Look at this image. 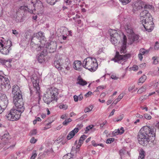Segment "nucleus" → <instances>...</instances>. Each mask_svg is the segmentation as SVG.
I'll use <instances>...</instances> for the list:
<instances>
[{"instance_id": "f257e3e1", "label": "nucleus", "mask_w": 159, "mask_h": 159, "mask_svg": "<svg viewBox=\"0 0 159 159\" xmlns=\"http://www.w3.org/2000/svg\"><path fill=\"white\" fill-rule=\"evenodd\" d=\"M156 129L154 127L143 126L140 130L138 136L139 143L145 146L148 143L153 141L155 139Z\"/></svg>"}, {"instance_id": "f03ea898", "label": "nucleus", "mask_w": 159, "mask_h": 159, "mask_svg": "<svg viewBox=\"0 0 159 159\" xmlns=\"http://www.w3.org/2000/svg\"><path fill=\"white\" fill-rule=\"evenodd\" d=\"M13 102L15 107L6 116V117L8 120L12 121L18 120L25 109L22 96L13 98Z\"/></svg>"}, {"instance_id": "7ed1b4c3", "label": "nucleus", "mask_w": 159, "mask_h": 159, "mask_svg": "<svg viewBox=\"0 0 159 159\" xmlns=\"http://www.w3.org/2000/svg\"><path fill=\"white\" fill-rule=\"evenodd\" d=\"M46 40L43 34L39 32L34 34L31 42V48L32 50H40L42 47L46 45Z\"/></svg>"}, {"instance_id": "20e7f679", "label": "nucleus", "mask_w": 159, "mask_h": 159, "mask_svg": "<svg viewBox=\"0 0 159 159\" xmlns=\"http://www.w3.org/2000/svg\"><path fill=\"white\" fill-rule=\"evenodd\" d=\"M83 66L91 72L95 71L98 67L96 59L92 57L86 58L83 61Z\"/></svg>"}, {"instance_id": "39448f33", "label": "nucleus", "mask_w": 159, "mask_h": 159, "mask_svg": "<svg viewBox=\"0 0 159 159\" xmlns=\"http://www.w3.org/2000/svg\"><path fill=\"white\" fill-rule=\"evenodd\" d=\"M11 87L10 82L8 79L0 75V90H8Z\"/></svg>"}, {"instance_id": "423d86ee", "label": "nucleus", "mask_w": 159, "mask_h": 159, "mask_svg": "<svg viewBox=\"0 0 159 159\" xmlns=\"http://www.w3.org/2000/svg\"><path fill=\"white\" fill-rule=\"evenodd\" d=\"M29 5L33 4V7L31 6V9L32 11L34 12V10H38L40 11L43 7V5L41 2L39 0H28Z\"/></svg>"}, {"instance_id": "0eeeda50", "label": "nucleus", "mask_w": 159, "mask_h": 159, "mask_svg": "<svg viewBox=\"0 0 159 159\" xmlns=\"http://www.w3.org/2000/svg\"><path fill=\"white\" fill-rule=\"evenodd\" d=\"M130 57V54H126L125 55H120L119 52H117L115 56V58H112V60L114 61L115 62H117L118 63H121L122 61H124L121 64L122 65L125 64V61L127 59Z\"/></svg>"}, {"instance_id": "6e6552de", "label": "nucleus", "mask_w": 159, "mask_h": 159, "mask_svg": "<svg viewBox=\"0 0 159 159\" xmlns=\"http://www.w3.org/2000/svg\"><path fill=\"white\" fill-rule=\"evenodd\" d=\"M11 94L13 99L18 97H21L22 96L21 92L18 86L17 85H14L12 86Z\"/></svg>"}, {"instance_id": "1a4fd4ad", "label": "nucleus", "mask_w": 159, "mask_h": 159, "mask_svg": "<svg viewBox=\"0 0 159 159\" xmlns=\"http://www.w3.org/2000/svg\"><path fill=\"white\" fill-rule=\"evenodd\" d=\"M31 79L34 90L36 91V93H38V95H39V91L40 90V87L39 85V79L36 76H32Z\"/></svg>"}, {"instance_id": "9d476101", "label": "nucleus", "mask_w": 159, "mask_h": 159, "mask_svg": "<svg viewBox=\"0 0 159 159\" xmlns=\"http://www.w3.org/2000/svg\"><path fill=\"white\" fill-rule=\"evenodd\" d=\"M8 45H6L3 47H0V52L2 54L4 55H7L9 53L11 49V48L12 45L11 42L10 40L7 41Z\"/></svg>"}, {"instance_id": "9b49d317", "label": "nucleus", "mask_w": 159, "mask_h": 159, "mask_svg": "<svg viewBox=\"0 0 159 159\" xmlns=\"http://www.w3.org/2000/svg\"><path fill=\"white\" fill-rule=\"evenodd\" d=\"M56 56L57 58L54 61V65L58 70H61L62 68L61 66L62 65L64 62V60L61 57H60L58 55H57Z\"/></svg>"}, {"instance_id": "f8f14e48", "label": "nucleus", "mask_w": 159, "mask_h": 159, "mask_svg": "<svg viewBox=\"0 0 159 159\" xmlns=\"http://www.w3.org/2000/svg\"><path fill=\"white\" fill-rule=\"evenodd\" d=\"M45 47L49 52H55L57 48V43L55 41H51L50 43H47Z\"/></svg>"}, {"instance_id": "ddd939ff", "label": "nucleus", "mask_w": 159, "mask_h": 159, "mask_svg": "<svg viewBox=\"0 0 159 159\" xmlns=\"http://www.w3.org/2000/svg\"><path fill=\"white\" fill-rule=\"evenodd\" d=\"M127 39L126 36L124 34H123V38L121 42L122 43L120 47V52L121 54L125 53L126 52V43Z\"/></svg>"}, {"instance_id": "4468645a", "label": "nucleus", "mask_w": 159, "mask_h": 159, "mask_svg": "<svg viewBox=\"0 0 159 159\" xmlns=\"http://www.w3.org/2000/svg\"><path fill=\"white\" fill-rule=\"evenodd\" d=\"M150 21L149 22H143L142 23L143 27L146 31L148 32H151L153 28V18H150Z\"/></svg>"}, {"instance_id": "2eb2a0df", "label": "nucleus", "mask_w": 159, "mask_h": 159, "mask_svg": "<svg viewBox=\"0 0 159 159\" xmlns=\"http://www.w3.org/2000/svg\"><path fill=\"white\" fill-rule=\"evenodd\" d=\"M8 103V100L6 95L3 93H0V104L3 108H6Z\"/></svg>"}, {"instance_id": "dca6fc26", "label": "nucleus", "mask_w": 159, "mask_h": 159, "mask_svg": "<svg viewBox=\"0 0 159 159\" xmlns=\"http://www.w3.org/2000/svg\"><path fill=\"white\" fill-rule=\"evenodd\" d=\"M47 91L48 92V93H49L50 96L51 95L52 97V98L57 101V97L58 94L57 89L55 88H51L49 89H48Z\"/></svg>"}, {"instance_id": "f3484780", "label": "nucleus", "mask_w": 159, "mask_h": 159, "mask_svg": "<svg viewBox=\"0 0 159 159\" xmlns=\"http://www.w3.org/2000/svg\"><path fill=\"white\" fill-rule=\"evenodd\" d=\"M43 100L44 102L47 104H49L53 100H55L52 98V96H50L49 93H48V92L47 91L43 97Z\"/></svg>"}, {"instance_id": "a211bd4d", "label": "nucleus", "mask_w": 159, "mask_h": 159, "mask_svg": "<svg viewBox=\"0 0 159 159\" xmlns=\"http://www.w3.org/2000/svg\"><path fill=\"white\" fill-rule=\"evenodd\" d=\"M144 3L142 1H137L135 2L133 6L134 10H138L143 7Z\"/></svg>"}, {"instance_id": "6ab92c4d", "label": "nucleus", "mask_w": 159, "mask_h": 159, "mask_svg": "<svg viewBox=\"0 0 159 159\" xmlns=\"http://www.w3.org/2000/svg\"><path fill=\"white\" fill-rule=\"evenodd\" d=\"M125 28L128 35L134 33L133 28L130 23H127L125 25Z\"/></svg>"}, {"instance_id": "aec40b11", "label": "nucleus", "mask_w": 159, "mask_h": 159, "mask_svg": "<svg viewBox=\"0 0 159 159\" xmlns=\"http://www.w3.org/2000/svg\"><path fill=\"white\" fill-rule=\"evenodd\" d=\"M32 9H31L30 6H29V7H28V6H21L18 9V12L20 13L28 11L30 13H33V11H32Z\"/></svg>"}, {"instance_id": "412c9836", "label": "nucleus", "mask_w": 159, "mask_h": 159, "mask_svg": "<svg viewBox=\"0 0 159 159\" xmlns=\"http://www.w3.org/2000/svg\"><path fill=\"white\" fill-rule=\"evenodd\" d=\"M129 39L130 42V44H131L134 42L137 41L139 39L138 36L134 33L128 35Z\"/></svg>"}, {"instance_id": "4be33fe9", "label": "nucleus", "mask_w": 159, "mask_h": 159, "mask_svg": "<svg viewBox=\"0 0 159 159\" xmlns=\"http://www.w3.org/2000/svg\"><path fill=\"white\" fill-rule=\"evenodd\" d=\"M120 31L115 30H111L110 31V35L111 37H114L120 39Z\"/></svg>"}, {"instance_id": "5701e85b", "label": "nucleus", "mask_w": 159, "mask_h": 159, "mask_svg": "<svg viewBox=\"0 0 159 159\" xmlns=\"http://www.w3.org/2000/svg\"><path fill=\"white\" fill-rule=\"evenodd\" d=\"M82 63L79 61H75L73 64L74 68L76 70H80L81 68Z\"/></svg>"}, {"instance_id": "b1692460", "label": "nucleus", "mask_w": 159, "mask_h": 159, "mask_svg": "<svg viewBox=\"0 0 159 159\" xmlns=\"http://www.w3.org/2000/svg\"><path fill=\"white\" fill-rule=\"evenodd\" d=\"M12 61V59H10L7 60H5L4 59L0 58V63L3 65H6V66L8 67L11 66L9 63H11Z\"/></svg>"}, {"instance_id": "393cba45", "label": "nucleus", "mask_w": 159, "mask_h": 159, "mask_svg": "<svg viewBox=\"0 0 159 159\" xmlns=\"http://www.w3.org/2000/svg\"><path fill=\"white\" fill-rule=\"evenodd\" d=\"M140 16H141V19H142L144 18H146V17L148 16H150L151 15L150 13H149L148 11L147 10H145L143 11L140 14Z\"/></svg>"}, {"instance_id": "a878e982", "label": "nucleus", "mask_w": 159, "mask_h": 159, "mask_svg": "<svg viewBox=\"0 0 159 159\" xmlns=\"http://www.w3.org/2000/svg\"><path fill=\"white\" fill-rule=\"evenodd\" d=\"M78 82L77 84H79L81 85L84 86L87 84V82L84 80L80 76H78L77 79Z\"/></svg>"}, {"instance_id": "bb28decb", "label": "nucleus", "mask_w": 159, "mask_h": 159, "mask_svg": "<svg viewBox=\"0 0 159 159\" xmlns=\"http://www.w3.org/2000/svg\"><path fill=\"white\" fill-rule=\"evenodd\" d=\"M119 154L120 156V157L122 159L124 155H126L127 154L128 155L130 156V153L128 152H126L124 149H121L119 151Z\"/></svg>"}, {"instance_id": "cd10ccee", "label": "nucleus", "mask_w": 159, "mask_h": 159, "mask_svg": "<svg viewBox=\"0 0 159 159\" xmlns=\"http://www.w3.org/2000/svg\"><path fill=\"white\" fill-rule=\"evenodd\" d=\"M76 133H75V130H74V129L69 133L67 137V139L68 140L70 139H71L73 137L75 134Z\"/></svg>"}, {"instance_id": "c85d7f7f", "label": "nucleus", "mask_w": 159, "mask_h": 159, "mask_svg": "<svg viewBox=\"0 0 159 159\" xmlns=\"http://www.w3.org/2000/svg\"><path fill=\"white\" fill-rule=\"evenodd\" d=\"M119 39L111 37V41L113 44L115 45H116L117 43H119Z\"/></svg>"}, {"instance_id": "c756f323", "label": "nucleus", "mask_w": 159, "mask_h": 159, "mask_svg": "<svg viewBox=\"0 0 159 159\" xmlns=\"http://www.w3.org/2000/svg\"><path fill=\"white\" fill-rule=\"evenodd\" d=\"M124 96V93H121L118 97V98L116 99L113 102V103L115 104H116L117 103L119 102Z\"/></svg>"}, {"instance_id": "7c9ffc66", "label": "nucleus", "mask_w": 159, "mask_h": 159, "mask_svg": "<svg viewBox=\"0 0 159 159\" xmlns=\"http://www.w3.org/2000/svg\"><path fill=\"white\" fill-rule=\"evenodd\" d=\"M73 155L71 153H68L64 155L63 157V159H73Z\"/></svg>"}, {"instance_id": "2f4dec72", "label": "nucleus", "mask_w": 159, "mask_h": 159, "mask_svg": "<svg viewBox=\"0 0 159 159\" xmlns=\"http://www.w3.org/2000/svg\"><path fill=\"white\" fill-rule=\"evenodd\" d=\"M147 89V86L144 85L142 87L139 89L137 91V93L139 94H141L143 92L145 91Z\"/></svg>"}, {"instance_id": "473e14b6", "label": "nucleus", "mask_w": 159, "mask_h": 159, "mask_svg": "<svg viewBox=\"0 0 159 159\" xmlns=\"http://www.w3.org/2000/svg\"><path fill=\"white\" fill-rule=\"evenodd\" d=\"M145 152L143 149L140 150L139 159H143L144 157Z\"/></svg>"}, {"instance_id": "72a5a7b5", "label": "nucleus", "mask_w": 159, "mask_h": 159, "mask_svg": "<svg viewBox=\"0 0 159 159\" xmlns=\"http://www.w3.org/2000/svg\"><path fill=\"white\" fill-rule=\"evenodd\" d=\"M83 127V125L82 124H79L77 125L76 127L74 129L75 133H77L79 130L80 129Z\"/></svg>"}, {"instance_id": "f704fd0d", "label": "nucleus", "mask_w": 159, "mask_h": 159, "mask_svg": "<svg viewBox=\"0 0 159 159\" xmlns=\"http://www.w3.org/2000/svg\"><path fill=\"white\" fill-rule=\"evenodd\" d=\"M6 41L3 37H1L0 39V45L1 46V47H4V45L6 44Z\"/></svg>"}, {"instance_id": "c9c22d12", "label": "nucleus", "mask_w": 159, "mask_h": 159, "mask_svg": "<svg viewBox=\"0 0 159 159\" xmlns=\"http://www.w3.org/2000/svg\"><path fill=\"white\" fill-rule=\"evenodd\" d=\"M146 76L144 75H143L139 79V83H143L146 79Z\"/></svg>"}, {"instance_id": "e433bc0d", "label": "nucleus", "mask_w": 159, "mask_h": 159, "mask_svg": "<svg viewBox=\"0 0 159 159\" xmlns=\"http://www.w3.org/2000/svg\"><path fill=\"white\" fill-rule=\"evenodd\" d=\"M38 60L39 62L43 63L45 61L44 57L39 55L38 57Z\"/></svg>"}, {"instance_id": "4c0bfd02", "label": "nucleus", "mask_w": 159, "mask_h": 159, "mask_svg": "<svg viewBox=\"0 0 159 159\" xmlns=\"http://www.w3.org/2000/svg\"><path fill=\"white\" fill-rule=\"evenodd\" d=\"M45 153L48 155H53V151L52 148L45 150L44 152Z\"/></svg>"}, {"instance_id": "58836bf2", "label": "nucleus", "mask_w": 159, "mask_h": 159, "mask_svg": "<svg viewBox=\"0 0 159 159\" xmlns=\"http://www.w3.org/2000/svg\"><path fill=\"white\" fill-rule=\"evenodd\" d=\"M60 1V0H46L47 2L51 5H53L56 2Z\"/></svg>"}, {"instance_id": "ea45409f", "label": "nucleus", "mask_w": 159, "mask_h": 159, "mask_svg": "<svg viewBox=\"0 0 159 159\" xmlns=\"http://www.w3.org/2000/svg\"><path fill=\"white\" fill-rule=\"evenodd\" d=\"M148 50H146L143 48H141L139 50V53L142 55L145 53H148Z\"/></svg>"}, {"instance_id": "a19ab883", "label": "nucleus", "mask_w": 159, "mask_h": 159, "mask_svg": "<svg viewBox=\"0 0 159 159\" xmlns=\"http://www.w3.org/2000/svg\"><path fill=\"white\" fill-rule=\"evenodd\" d=\"M93 106L92 105H90L88 107L84 109V111L85 113L91 111L93 108Z\"/></svg>"}, {"instance_id": "79ce46f5", "label": "nucleus", "mask_w": 159, "mask_h": 159, "mask_svg": "<svg viewBox=\"0 0 159 159\" xmlns=\"http://www.w3.org/2000/svg\"><path fill=\"white\" fill-rule=\"evenodd\" d=\"M72 121V119L69 118L67 119H66L63 122V124L64 125H66L69 123L70 122Z\"/></svg>"}, {"instance_id": "37998d69", "label": "nucleus", "mask_w": 159, "mask_h": 159, "mask_svg": "<svg viewBox=\"0 0 159 159\" xmlns=\"http://www.w3.org/2000/svg\"><path fill=\"white\" fill-rule=\"evenodd\" d=\"M151 18H152V17L151 16H150L147 17L146 18H145L144 19H143L142 20L143 22L142 23H143V22H149L150 21H151L150 20Z\"/></svg>"}, {"instance_id": "c03bdc74", "label": "nucleus", "mask_w": 159, "mask_h": 159, "mask_svg": "<svg viewBox=\"0 0 159 159\" xmlns=\"http://www.w3.org/2000/svg\"><path fill=\"white\" fill-rule=\"evenodd\" d=\"M68 106L66 104H61L59 106V107L60 109H63L64 110H66L68 108Z\"/></svg>"}, {"instance_id": "a18cd8bd", "label": "nucleus", "mask_w": 159, "mask_h": 159, "mask_svg": "<svg viewBox=\"0 0 159 159\" xmlns=\"http://www.w3.org/2000/svg\"><path fill=\"white\" fill-rule=\"evenodd\" d=\"M2 137V139L5 138H6L7 139H8L10 138L9 134L7 132H6Z\"/></svg>"}, {"instance_id": "49530a36", "label": "nucleus", "mask_w": 159, "mask_h": 159, "mask_svg": "<svg viewBox=\"0 0 159 159\" xmlns=\"http://www.w3.org/2000/svg\"><path fill=\"white\" fill-rule=\"evenodd\" d=\"M93 127V125H89L87 126L85 130V133H87V131L91 129Z\"/></svg>"}, {"instance_id": "de8ad7c7", "label": "nucleus", "mask_w": 159, "mask_h": 159, "mask_svg": "<svg viewBox=\"0 0 159 159\" xmlns=\"http://www.w3.org/2000/svg\"><path fill=\"white\" fill-rule=\"evenodd\" d=\"M123 5H126L131 0H120Z\"/></svg>"}, {"instance_id": "09e8293b", "label": "nucleus", "mask_w": 159, "mask_h": 159, "mask_svg": "<svg viewBox=\"0 0 159 159\" xmlns=\"http://www.w3.org/2000/svg\"><path fill=\"white\" fill-rule=\"evenodd\" d=\"M47 55V52L46 50L44 49L43 51H42L40 53L39 55L42 56H43L45 57Z\"/></svg>"}, {"instance_id": "8fccbe9b", "label": "nucleus", "mask_w": 159, "mask_h": 159, "mask_svg": "<svg viewBox=\"0 0 159 159\" xmlns=\"http://www.w3.org/2000/svg\"><path fill=\"white\" fill-rule=\"evenodd\" d=\"M114 140V139L113 138H111L108 139L106 141V143H111L113 142Z\"/></svg>"}, {"instance_id": "3c124183", "label": "nucleus", "mask_w": 159, "mask_h": 159, "mask_svg": "<svg viewBox=\"0 0 159 159\" xmlns=\"http://www.w3.org/2000/svg\"><path fill=\"white\" fill-rule=\"evenodd\" d=\"M118 132H119V134H121L124 133V130L123 127H121L120 129H116Z\"/></svg>"}, {"instance_id": "603ef678", "label": "nucleus", "mask_w": 159, "mask_h": 159, "mask_svg": "<svg viewBox=\"0 0 159 159\" xmlns=\"http://www.w3.org/2000/svg\"><path fill=\"white\" fill-rule=\"evenodd\" d=\"M152 6L151 5H146V4H145L144 3V5H143V7L144 8V9H150L152 8Z\"/></svg>"}, {"instance_id": "864d4df0", "label": "nucleus", "mask_w": 159, "mask_h": 159, "mask_svg": "<svg viewBox=\"0 0 159 159\" xmlns=\"http://www.w3.org/2000/svg\"><path fill=\"white\" fill-rule=\"evenodd\" d=\"M64 3L66 4V5H70L72 3L71 0H64Z\"/></svg>"}, {"instance_id": "5fc2aeb1", "label": "nucleus", "mask_w": 159, "mask_h": 159, "mask_svg": "<svg viewBox=\"0 0 159 159\" xmlns=\"http://www.w3.org/2000/svg\"><path fill=\"white\" fill-rule=\"evenodd\" d=\"M37 134V130L36 129H34L31 131L30 132V135H35Z\"/></svg>"}, {"instance_id": "6e6d98bb", "label": "nucleus", "mask_w": 159, "mask_h": 159, "mask_svg": "<svg viewBox=\"0 0 159 159\" xmlns=\"http://www.w3.org/2000/svg\"><path fill=\"white\" fill-rule=\"evenodd\" d=\"M154 48L155 50H158L159 49V43L156 42L155 43V45L154 46Z\"/></svg>"}, {"instance_id": "4d7b16f0", "label": "nucleus", "mask_w": 159, "mask_h": 159, "mask_svg": "<svg viewBox=\"0 0 159 159\" xmlns=\"http://www.w3.org/2000/svg\"><path fill=\"white\" fill-rule=\"evenodd\" d=\"M138 69V66L137 65H134L131 68V70H133L136 71Z\"/></svg>"}, {"instance_id": "13d9d810", "label": "nucleus", "mask_w": 159, "mask_h": 159, "mask_svg": "<svg viewBox=\"0 0 159 159\" xmlns=\"http://www.w3.org/2000/svg\"><path fill=\"white\" fill-rule=\"evenodd\" d=\"M144 117L146 119L148 120H150L152 118L151 116L148 114H144Z\"/></svg>"}, {"instance_id": "bf43d9fd", "label": "nucleus", "mask_w": 159, "mask_h": 159, "mask_svg": "<svg viewBox=\"0 0 159 159\" xmlns=\"http://www.w3.org/2000/svg\"><path fill=\"white\" fill-rule=\"evenodd\" d=\"M107 124V122L106 120L104 121L102 123L100 124V127L101 128H103V126L106 125Z\"/></svg>"}, {"instance_id": "052dcab7", "label": "nucleus", "mask_w": 159, "mask_h": 159, "mask_svg": "<svg viewBox=\"0 0 159 159\" xmlns=\"http://www.w3.org/2000/svg\"><path fill=\"white\" fill-rule=\"evenodd\" d=\"M111 78L112 79L114 80H116L118 79V78L116 76V75H115L114 74L111 75Z\"/></svg>"}, {"instance_id": "680f3d73", "label": "nucleus", "mask_w": 159, "mask_h": 159, "mask_svg": "<svg viewBox=\"0 0 159 159\" xmlns=\"http://www.w3.org/2000/svg\"><path fill=\"white\" fill-rule=\"evenodd\" d=\"M37 156L36 152H34L32 153V155L30 157L31 159H34Z\"/></svg>"}, {"instance_id": "e2e57ef3", "label": "nucleus", "mask_w": 159, "mask_h": 159, "mask_svg": "<svg viewBox=\"0 0 159 159\" xmlns=\"http://www.w3.org/2000/svg\"><path fill=\"white\" fill-rule=\"evenodd\" d=\"M112 134L113 136H115L119 134V132H118L116 129H115L114 131L113 132Z\"/></svg>"}, {"instance_id": "0e129e2a", "label": "nucleus", "mask_w": 159, "mask_h": 159, "mask_svg": "<svg viewBox=\"0 0 159 159\" xmlns=\"http://www.w3.org/2000/svg\"><path fill=\"white\" fill-rule=\"evenodd\" d=\"M36 140L34 137H33L30 139V142L32 143H34L36 142Z\"/></svg>"}, {"instance_id": "69168bd1", "label": "nucleus", "mask_w": 159, "mask_h": 159, "mask_svg": "<svg viewBox=\"0 0 159 159\" xmlns=\"http://www.w3.org/2000/svg\"><path fill=\"white\" fill-rule=\"evenodd\" d=\"M123 118V116L122 115H120V116L118 117L117 118V120H116V121H120L122 120Z\"/></svg>"}, {"instance_id": "338daca9", "label": "nucleus", "mask_w": 159, "mask_h": 159, "mask_svg": "<svg viewBox=\"0 0 159 159\" xmlns=\"http://www.w3.org/2000/svg\"><path fill=\"white\" fill-rule=\"evenodd\" d=\"M87 137L85 135H82L80 138V139L84 141L86 138Z\"/></svg>"}, {"instance_id": "774afa93", "label": "nucleus", "mask_w": 159, "mask_h": 159, "mask_svg": "<svg viewBox=\"0 0 159 159\" xmlns=\"http://www.w3.org/2000/svg\"><path fill=\"white\" fill-rule=\"evenodd\" d=\"M12 31L13 34H15V35L16 36L18 34V33L16 30H12Z\"/></svg>"}]
</instances>
